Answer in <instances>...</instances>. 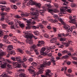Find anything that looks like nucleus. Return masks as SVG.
Listing matches in <instances>:
<instances>
[{
	"instance_id": "obj_10",
	"label": "nucleus",
	"mask_w": 77,
	"mask_h": 77,
	"mask_svg": "<svg viewBox=\"0 0 77 77\" xmlns=\"http://www.w3.org/2000/svg\"><path fill=\"white\" fill-rule=\"evenodd\" d=\"M23 3L25 5H27V6H29V5H33L34 4L33 3V1L32 0H30V1H23Z\"/></svg>"
},
{
	"instance_id": "obj_18",
	"label": "nucleus",
	"mask_w": 77,
	"mask_h": 77,
	"mask_svg": "<svg viewBox=\"0 0 77 77\" xmlns=\"http://www.w3.org/2000/svg\"><path fill=\"white\" fill-rule=\"evenodd\" d=\"M72 42L71 41H69L68 42V43H62L63 44H64L65 45H66V47H68L69 46V45H72Z\"/></svg>"
},
{
	"instance_id": "obj_37",
	"label": "nucleus",
	"mask_w": 77,
	"mask_h": 77,
	"mask_svg": "<svg viewBox=\"0 0 77 77\" xmlns=\"http://www.w3.org/2000/svg\"><path fill=\"white\" fill-rule=\"evenodd\" d=\"M0 4H2V5H5L6 4V2L3 1H0Z\"/></svg>"
},
{
	"instance_id": "obj_45",
	"label": "nucleus",
	"mask_w": 77,
	"mask_h": 77,
	"mask_svg": "<svg viewBox=\"0 0 77 77\" xmlns=\"http://www.w3.org/2000/svg\"><path fill=\"white\" fill-rule=\"evenodd\" d=\"M3 31H0V36H3Z\"/></svg>"
},
{
	"instance_id": "obj_60",
	"label": "nucleus",
	"mask_w": 77,
	"mask_h": 77,
	"mask_svg": "<svg viewBox=\"0 0 77 77\" xmlns=\"http://www.w3.org/2000/svg\"><path fill=\"white\" fill-rule=\"evenodd\" d=\"M66 63L67 64V65H70L71 64V62L67 61L66 62Z\"/></svg>"
},
{
	"instance_id": "obj_49",
	"label": "nucleus",
	"mask_w": 77,
	"mask_h": 77,
	"mask_svg": "<svg viewBox=\"0 0 77 77\" xmlns=\"http://www.w3.org/2000/svg\"><path fill=\"white\" fill-rule=\"evenodd\" d=\"M2 26L3 28H5L7 26V25L3 24Z\"/></svg>"
},
{
	"instance_id": "obj_32",
	"label": "nucleus",
	"mask_w": 77,
	"mask_h": 77,
	"mask_svg": "<svg viewBox=\"0 0 77 77\" xmlns=\"http://www.w3.org/2000/svg\"><path fill=\"white\" fill-rule=\"evenodd\" d=\"M48 21H51V22H53H53H57V20H53L51 19H48Z\"/></svg>"
},
{
	"instance_id": "obj_21",
	"label": "nucleus",
	"mask_w": 77,
	"mask_h": 77,
	"mask_svg": "<svg viewBox=\"0 0 77 77\" xmlns=\"http://www.w3.org/2000/svg\"><path fill=\"white\" fill-rule=\"evenodd\" d=\"M62 14H59L57 15H54V17L55 19H58V18H60V17H62Z\"/></svg>"
},
{
	"instance_id": "obj_31",
	"label": "nucleus",
	"mask_w": 77,
	"mask_h": 77,
	"mask_svg": "<svg viewBox=\"0 0 77 77\" xmlns=\"http://www.w3.org/2000/svg\"><path fill=\"white\" fill-rule=\"evenodd\" d=\"M33 33L36 36H38V35H39V32L38 31H34L33 32Z\"/></svg>"
},
{
	"instance_id": "obj_46",
	"label": "nucleus",
	"mask_w": 77,
	"mask_h": 77,
	"mask_svg": "<svg viewBox=\"0 0 77 77\" xmlns=\"http://www.w3.org/2000/svg\"><path fill=\"white\" fill-rule=\"evenodd\" d=\"M47 28L48 29H49V30H51V27L50 26H47Z\"/></svg>"
},
{
	"instance_id": "obj_16",
	"label": "nucleus",
	"mask_w": 77,
	"mask_h": 77,
	"mask_svg": "<svg viewBox=\"0 0 77 77\" xmlns=\"http://www.w3.org/2000/svg\"><path fill=\"white\" fill-rule=\"evenodd\" d=\"M51 71L50 70L47 69L46 70V73L47 75L49 77H50V76H51V75H53V73H51Z\"/></svg>"
},
{
	"instance_id": "obj_23",
	"label": "nucleus",
	"mask_w": 77,
	"mask_h": 77,
	"mask_svg": "<svg viewBox=\"0 0 77 77\" xmlns=\"http://www.w3.org/2000/svg\"><path fill=\"white\" fill-rule=\"evenodd\" d=\"M8 35H5L4 36V42H5L6 43H8V40L7 39V38H8Z\"/></svg>"
},
{
	"instance_id": "obj_11",
	"label": "nucleus",
	"mask_w": 77,
	"mask_h": 77,
	"mask_svg": "<svg viewBox=\"0 0 77 77\" xmlns=\"http://www.w3.org/2000/svg\"><path fill=\"white\" fill-rule=\"evenodd\" d=\"M0 8H1V10L2 11H7V12H9L10 11V8L9 7H6L5 6L0 5Z\"/></svg>"
},
{
	"instance_id": "obj_14",
	"label": "nucleus",
	"mask_w": 77,
	"mask_h": 77,
	"mask_svg": "<svg viewBox=\"0 0 77 77\" xmlns=\"http://www.w3.org/2000/svg\"><path fill=\"white\" fill-rule=\"evenodd\" d=\"M46 49V48H42L41 49V51H40V53L42 55H47V54H46L44 52V51H45Z\"/></svg>"
},
{
	"instance_id": "obj_27",
	"label": "nucleus",
	"mask_w": 77,
	"mask_h": 77,
	"mask_svg": "<svg viewBox=\"0 0 77 77\" xmlns=\"http://www.w3.org/2000/svg\"><path fill=\"white\" fill-rule=\"evenodd\" d=\"M13 48H14L13 47V46L11 45L8 46L7 49L8 50H9V51H11L12 50Z\"/></svg>"
},
{
	"instance_id": "obj_51",
	"label": "nucleus",
	"mask_w": 77,
	"mask_h": 77,
	"mask_svg": "<svg viewBox=\"0 0 77 77\" xmlns=\"http://www.w3.org/2000/svg\"><path fill=\"white\" fill-rule=\"evenodd\" d=\"M52 62L54 65H56V61L53 60H52Z\"/></svg>"
},
{
	"instance_id": "obj_5",
	"label": "nucleus",
	"mask_w": 77,
	"mask_h": 77,
	"mask_svg": "<svg viewBox=\"0 0 77 77\" xmlns=\"http://www.w3.org/2000/svg\"><path fill=\"white\" fill-rule=\"evenodd\" d=\"M30 11H32V12H30V13H34V14H38L39 13H40V14L42 16H44V11H43V10H35L34 8H31L30 9Z\"/></svg>"
},
{
	"instance_id": "obj_30",
	"label": "nucleus",
	"mask_w": 77,
	"mask_h": 77,
	"mask_svg": "<svg viewBox=\"0 0 77 77\" xmlns=\"http://www.w3.org/2000/svg\"><path fill=\"white\" fill-rule=\"evenodd\" d=\"M20 77H28L24 73L20 74Z\"/></svg>"
},
{
	"instance_id": "obj_52",
	"label": "nucleus",
	"mask_w": 77,
	"mask_h": 77,
	"mask_svg": "<svg viewBox=\"0 0 77 77\" xmlns=\"http://www.w3.org/2000/svg\"><path fill=\"white\" fill-rule=\"evenodd\" d=\"M53 29L54 32H56V28L53 27Z\"/></svg>"
},
{
	"instance_id": "obj_6",
	"label": "nucleus",
	"mask_w": 77,
	"mask_h": 77,
	"mask_svg": "<svg viewBox=\"0 0 77 77\" xmlns=\"http://www.w3.org/2000/svg\"><path fill=\"white\" fill-rule=\"evenodd\" d=\"M6 21L7 23H8L9 25H11L10 27L11 29H17V28H18L17 23H15V24H14V22H9V20L8 19L6 20Z\"/></svg>"
},
{
	"instance_id": "obj_33",
	"label": "nucleus",
	"mask_w": 77,
	"mask_h": 77,
	"mask_svg": "<svg viewBox=\"0 0 77 77\" xmlns=\"http://www.w3.org/2000/svg\"><path fill=\"white\" fill-rule=\"evenodd\" d=\"M66 0H62L63 2H64V3L63 4L64 5H66V4L68 3V2L66 1Z\"/></svg>"
},
{
	"instance_id": "obj_34",
	"label": "nucleus",
	"mask_w": 77,
	"mask_h": 77,
	"mask_svg": "<svg viewBox=\"0 0 77 77\" xmlns=\"http://www.w3.org/2000/svg\"><path fill=\"white\" fill-rule=\"evenodd\" d=\"M69 34H70V33H68L66 34H62V35L64 36H69Z\"/></svg>"
},
{
	"instance_id": "obj_56",
	"label": "nucleus",
	"mask_w": 77,
	"mask_h": 77,
	"mask_svg": "<svg viewBox=\"0 0 77 77\" xmlns=\"http://www.w3.org/2000/svg\"><path fill=\"white\" fill-rule=\"evenodd\" d=\"M76 34L77 32L75 31H74L73 32V35H76Z\"/></svg>"
},
{
	"instance_id": "obj_35",
	"label": "nucleus",
	"mask_w": 77,
	"mask_h": 77,
	"mask_svg": "<svg viewBox=\"0 0 77 77\" xmlns=\"http://www.w3.org/2000/svg\"><path fill=\"white\" fill-rule=\"evenodd\" d=\"M39 26L41 29H43L44 28H45V27L44 26H43V25L41 24V23H39Z\"/></svg>"
},
{
	"instance_id": "obj_48",
	"label": "nucleus",
	"mask_w": 77,
	"mask_h": 77,
	"mask_svg": "<svg viewBox=\"0 0 77 77\" xmlns=\"http://www.w3.org/2000/svg\"><path fill=\"white\" fill-rule=\"evenodd\" d=\"M60 41H65V39L63 38H60Z\"/></svg>"
},
{
	"instance_id": "obj_15",
	"label": "nucleus",
	"mask_w": 77,
	"mask_h": 77,
	"mask_svg": "<svg viewBox=\"0 0 77 77\" xmlns=\"http://www.w3.org/2000/svg\"><path fill=\"white\" fill-rule=\"evenodd\" d=\"M7 14V13L5 12H3L2 13H1V15H2L1 17L2 18L0 19V21H3L4 20L5 18V15H6Z\"/></svg>"
},
{
	"instance_id": "obj_17",
	"label": "nucleus",
	"mask_w": 77,
	"mask_h": 77,
	"mask_svg": "<svg viewBox=\"0 0 77 77\" xmlns=\"http://www.w3.org/2000/svg\"><path fill=\"white\" fill-rule=\"evenodd\" d=\"M38 44L37 45L38 47H41L42 45H44V41H39L38 42Z\"/></svg>"
},
{
	"instance_id": "obj_53",
	"label": "nucleus",
	"mask_w": 77,
	"mask_h": 77,
	"mask_svg": "<svg viewBox=\"0 0 77 77\" xmlns=\"http://www.w3.org/2000/svg\"><path fill=\"white\" fill-rule=\"evenodd\" d=\"M54 6L57 8L58 7H59V5L57 4H54Z\"/></svg>"
},
{
	"instance_id": "obj_36",
	"label": "nucleus",
	"mask_w": 77,
	"mask_h": 77,
	"mask_svg": "<svg viewBox=\"0 0 77 77\" xmlns=\"http://www.w3.org/2000/svg\"><path fill=\"white\" fill-rule=\"evenodd\" d=\"M44 36V37H45V38H48L50 37V36H49V35H47L46 33H45Z\"/></svg>"
},
{
	"instance_id": "obj_41",
	"label": "nucleus",
	"mask_w": 77,
	"mask_h": 77,
	"mask_svg": "<svg viewBox=\"0 0 77 77\" xmlns=\"http://www.w3.org/2000/svg\"><path fill=\"white\" fill-rule=\"evenodd\" d=\"M20 26L22 28H23L24 27V24L23 23H21L20 24Z\"/></svg>"
},
{
	"instance_id": "obj_63",
	"label": "nucleus",
	"mask_w": 77,
	"mask_h": 77,
	"mask_svg": "<svg viewBox=\"0 0 77 77\" xmlns=\"http://www.w3.org/2000/svg\"><path fill=\"white\" fill-rule=\"evenodd\" d=\"M72 63H74V64H76V65H77V62L75 61H72Z\"/></svg>"
},
{
	"instance_id": "obj_44",
	"label": "nucleus",
	"mask_w": 77,
	"mask_h": 77,
	"mask_svg": "<svg viewBox=\"0 0 77 77\" xmlns=\"http://www.w3.org/2000/svg\"><path fill=\"white\" fill-rule=\"evenodd\" d=\"M28 60L29 62H32V61L33 60V58L32 57L30 58Z\"/></svg>"
},
{
	"instance_id": "obj_59",
	"label": "nucleus",
	"mask_w": 77,
	"mask_h": 77,
	"mask_svg": "<svg viewBox=\"0 0 77 77\" xmlns=\"http://www.w3.org/2000/svg\"><path fill=\"white\" fill-rule=\"evenodd\" d=\"M18 43H19V44H24V43L22 42H20V41H18L17 42Z\"/></svg>"
},
{
	"instance_id": "obj_8",
	"label": "nucleus",
	"mask_w": 77,
	"mask_h": 77,
	"mask_svg": "<svg viewBox=\"0 0 77 77\" xmlns=\"http://www.w3.org/2000/svg\"><path fill=\"white\" fill-rule=\"evenodd\" d=\"M25 37L26 38H29V39H32V38H34V39H38V38H37L36 37L34 36L32 34H30V33L29 32H25Z\"/></svg>"
},
{
	"instance_id": "obj_58",
	"label": "nucleus",
	"mask_w": 77,
	"mask_h": 77,
	"mask_svg": "<svg viewBox=\"0 0 77 77\" xmlns=\"http://www.w3.org/2000/svg\"><path fill=\"white\" fill-rule=\"evenodd\" d=\"M68 72L69 73H71V72H72V70H71V69H69L68 70Z\"/></svg>"
},
{
	"instance_id": "obj_22",
	"label": "nucleus",
	"mask_w": 77,
	"mask_h": 77,
	"mask_svg": "<svg viewBox=\"0 0 77 77\" xmlns=\"http://www.w3.org/2000/svg\"><path fill=\"white\" fill-rule=\"evenodd\" d=\"M33 3L34 4L33 5H35L36 6L38 7V8H40L41 6V4L40 3H35L34 2H33Z\"/></svg>"
},
{
	"instance_id": "obj_7",
	"label": "nucleus",
	"mask_w": 77,
	"mask_h": 77,
	"mask_svg": "<svg viewBox=\"0 0 77 77\" xmlns=\"http://www.w3.org/2000/svg\"><path fill=\"white\" fill-rule=\"evenodd\" d=\"M64 27L65 29L66 30H67V32L70 33H72V29H74L73 26H72L71 27H70L69 25L66 24L64 25Z\"/></svg>"
},
{
	"instance_id": "obj_54",
	"label": "nucleus",
	"mask_w": 77,
	"mask_h": 77,
	"mask_svg": "<svg viewBox=\"0 0 77 77\" xmlns=\"http://www.w3.org/2000/svg\"><path fill=\"white\" fill-rule=\"evenodd\" d=\"M13 42H14V43H17V42H18V41H17V39H14L13 40Z\"/></svg>"
},
{
	"instance_id": "obj_61",
	"label": "nucleus",
	"mask_w": 77,
	"mask_h": 77,
	"mask_svg": "<svg viewBox=\"0 0 77 77\" xmlns=\"http://www.w3.org/2000/svg\"><path fill=\"white\" fill-rule=\"evenodd\" d=\"M58 56H59L60 57H61V56H62V54L60 53H58Z\"/></svg>"
},
{
	"instance_id": "obj_43",
	"label": "nucleus",
	"mask_w": 77,
	"mask_h": 77,
	"mask_svg": "<svg viewBox=\"0 0 77 77\" xmlns=\"http://www.w3.org/2000/svg\"><path fill=\"white\" fill-rule=\"evenodd\" d=\"M42 23H43V24H45V25H47L48 22L46 21H43L42 22Z\"/></svg>"
},
{
	"instance_id": "obj_40",
	"label": "nucleus",
	"mask_w": 77,
	"mask_h": 77,
	"mask_svg": "<svg viewBox=\"0 0 77 77\" xmlns=\"http://www.w3.org/2000/svg\"><path fill=\"white\" fill-rule=\"evenodd\" d=\"M11 59L12 60H13V61H15V60H16V57H11Z\"/></svg>"
},
{
	"instance_id": "obj_42",
	"label": "nucleus",
	"mask_w": 77,
	"mask_h": 77,
	"mask_svg": "<svg viewBox=\"0 0 77 77\" xmlns=\"http://www.w3.org/2000/svg\"><path fill=\"white\" fill-rule=\"evenodd\" d=\"M75 6H76V4H72V5H71V7L72 8H74V7H75Z\"/></svg>"
},
{
	"instance_id": "obj_2",
	"label": "nucleus",
	"mask_w": 77,
	"mask_h": 77,
	"mask_svg": "<svg viewBox=\"0 0 77 77\" xmlns=\"http://www.w3.org/2000/svg\"><path fill=\"white\" fill-rule=\"evenodd\" d=\"M2 47H3V45L2 43H0V48H2ZM0 51L1 50H0V65L4 63L3 64L1 65V67L2 68H4L7 65L10 68H11L12 67L11 66V65L8 64V63H11V61L9 60H5L3 59V58L2 57V56L6 55V53L5 52H0Z\"/></svg>"
},
{
	"instance_id": "obj_39",
	"label": "nucleus",
	"mask_w": 77,
	"mask_h": 77,
	"mask_svg": "<svg viewBox=\"0 0 77 77\" xmlns=\"http://www.w3.org/2000/svg\"><path fill=\"white\" fill-rule=\"evenodd\" d=\"M62 53H63V54H65V53H68V51L66 50H64L62 51Z\"/></svg>"
},
{
	"instance_id": "obj_62",
	"label": "nucleus",
	"mask_w": 77,
	"mask_h": 77,
	"mask_svg": "<svg viewBox=\"0 0 77 77\" xmlns=\"http://www.w3.org/2000/svg\"><path fill=\"white\" fill-rule=\"evenodd\" d=\"M58 20H60V21H62V18H59V17L58 18Z\"/></svg>"
},
{
	"instance_id": "obj_29",
	"label": "nucleus",
	"mask_w": 77,
	"mask_h": 77,
	"mask_svg": "<svg viewBox=\"0 0 77 77\" xmlns=\"http://www.w3.org/2000/svg\"><path fill=\"white\" fill-rule=\"evenodd\" d=\"M69 18L70 20L71 21V22H72V23H75V19H72V16H70L69 17Z\"/></svg>"
},
{
	"instance_id": "obj_64",
	"label": "nucleus",
	"mask_w": 77,
	"mask_h": 77,
	"mask_svg": "<svg viewBox=\"0 0 77 77\" xmlns=\"http://www.w3.org/2000/svg\"><path fill=\"white\" fill-rule=\"evenodd\" d=\"M72 58L74 60H77V58L76 57H72Z\"/></svg>"
},
{
	"instance_id": "obj_12",
	"label": "nucleus",
	"mask_w": 77,
	"mask_h": 77,
	"mask_svg": "<svg viewBox=\"0 0 77 77\" xmlns=\"http://www.w3.org/2000/svg\"><path fill=\"white\" fill-rule=\"evenodd\" d=\"M32 48L34 49V51L35 53V54H37V55H38L39 54V53H38V49H36V45H34L31 47Z\"/></svg>"
},
{
	"instance_id": "obj_13",
	"label": "nucleus",
	"mask_w": 77,
	"mask_h": 77,
	"mask_svg": "<svg viewBox=\"0 0 77 77\" xmlns=\"http://www.w3.org/2000/svg\"><path fill=\"white\" fill-rule=\"evenodd\" d=\"M32 28V29H38L39 27L36 26H31L30 25H29L26 27V29H30V28Z\"/></svg>"
},
{
	"instance_id": "obj_50",
	"label": "nucleus",
	"mask_w": 77,
	"mask_h": 77,
	"mask_svg": "<svg viewBox=\"0 0 77 77\" xmlns=\"http://www.w3.org/2000/svg\"><path fill=\"white\" fill-rule=\"evenodd\" d=\"M15 17L17 18H21V16L18 15H16L15 16Z\"/></svg>"
},
{
	"instance_id": "obj_28",
	"label": "nucleus",
	"mask_w": 77,
	"mask_h": 77,
	"mask_svg": "<svg viewBox=\"0 0 77 77\" xmlns=\"http://www.w3.org/2000/svg\"><path fill=\"white\" fill-rule=\"evenodd\" d=\"M56 40H57V38H54L51 40L50 41V42L51 43H54L56 42Z\"/></svg>"
},
{
	"instance_id": "obj_20",
	"label": "nucleus",
	"mask_w": 77,
	"mask_h": 77,
	"mask_svg": "<svg viewBox=\"0 0 77 77\" xmlns=\"http://www.w3.org/2000/svg\"><path fill=\"white\" fill-rule=\"evenodd\" d=\"M26 23L28 24H27L28 26H30V24H31L32 23V24H35V23H36V22L35 21H33L32 23L31 22V21L30 20H27L26 21Z\"/></svg>"
},
{
	"instance_id": "obj_19",
	"label": "nucleus",
	"mask_w": 77,
	"mask_h": 77,
	"mask_svg": "<svg viewBox=\"0 0 77 77\" xmlns=\"http://www.w3.org/2000/svg\"><path fill=\"white\" fill-rule=\"evenodd\" d=\"M68 56V55H65L63 56L62 57H56V59L57 60H60V59H66L67 58Z\"/></svg>"
},
{
	"instance_id": "obj_25",
	"label": "nucleus",
	"mask_w": 77,
	"mask_h": 77,
	"mask_svg": "<svg viewBox=\"0 0 77 77\" xmlns=\"http://www.w3.org/2000/svg\"><path fill=\"white\" fill-rule=\"evenodd\" d=\"M64 8L65 10L67 11V12H71V9L69 8L68 7H64Z\"/></svg>"
},
{
	"instance_id": "obj_1",
	"label": "nucleus",
	"mask_w": 77,
	"mask_h": 77,
	"mask_svg": "<svg viewBox=\"0 0 77 77\" xmlns=\"http://www.w3.org/2000/svg\"><path fill=\"white\" fill-rule=\"evenodd\" d=\"M32 66H30V68L28 69V71H29L30 73L32 74H34L33 75L34 77L36 76V75H38L39 74H41L43 73V71H44V67H45L46 65L48 66H50L51 65V62L50 61H48L47 62V60H45V62H44L42 64H41L40 65V67L39 68V70L38 71L37 73L35 72V71L33 69H35V68L34 66H36V63L35 62H33L31 63Z\"/></svg>"
},
{
	"instance_id": "obj_38",
	"label": "nucleus",
	"mask_w": 77,
	"mask_h": 77,
	"mask_svg": "<svg viewBox=\"0 0 77 77\" xmlns=\"http://www.w3.org/2000/svg\"><path fill=\"white\" fill-rule=\"evenodd\" d=\"M18 50L20 53H22V54L24 53V51H23V50L20 49H18Z\"/></svg>"
},
{
	"instance_id": "obj_55",
	"label": "nucleus",
	"mask_w": 77,
	"mask_h": 77,
	"mask_svg": "<svg viewBox=\"0 0 77 77\" xmlns=\"http://www.w3.org/2000/svg\"><path fill=\"white\" fill-rule=\"evenodd\" d=\"M13 7L14 9H17V7L15 5H14L13 6Z\"/></svg>"
},
{
	"instance_id": "obj_57",
	"label": "nucleus",
	"mask_w": 77,
	"mask_h": 77,
	"mask_svg": "<svg viewBox=\"0 0 77 77\" xmlns=\"http://www.w3.org/2000/svg\"><path fill=\"white\" fill-rule=\"evenodd\" d=\"M48 56H49L50 57H51V56H52V54L50 53L49 54H48Z\"/></svg>"
},
{
	"instance_id": "obj_9",
	"label": "nucleus",
	"mask_w": 77,
	"mask_h": 77,
	"mask_svg": "<svg viewBox=\"0 0 77 77\" xmlns=\"http://www.w3.org/2000/svg\"><path fill=\"white\" fill-rule=\"evenodd\" d=\"M30 16H32V17H34L32 18V19L34 20V21H37V22H39V20L38 19V17L39 15V13L37 14H34V13H31L30 14Z\"/></svg>"
},
{
	"instance_id": "obj_24",
	"label": "nucleus",
	"mask_w": 77,
	"mask_h": 77,
	"mask_svg": "<svg viewBox=\"0 0 77 77\" xmlns=\"http://www.w3.org/2000/svg\"><path fill=\"white\" fill-rule=\"evenodd\" d=\"M10 54H13V55H15V51H11V52H9V53L7 55V57H9Z\"/></svg>"
},
{
	"instance_id": "obj_26",
	"label": "nucleus",
	"mask_w": 77,
	"mask_h": 77,
	"mask_svg": "<svg viewBox=\"0 0 77 77\" xmlns=\"http://www.w3.org/2000/svg\"><path fill=\"white\" fill-rule=\"evenodd\" d=\"M30 13H26V14H21V15L22 17H28L29 15H30Z\"/></svg>"
},
{
	"instance_id": "obj_4",
	"label": "nucleus",
	"mask_w": 77,
	"mask_h": 77,
	"mask_svg": "<svg viewBox=\"0 0 77 77\" xmlns=\"http://www.w3.org/2000/svg\"><path fill=\"white\" fill-rule=\"evenodd\" d=\"M51 8V6L50 4H46L45 6L43 7V9L45 11L48 10V12H50L52 15L54 14V12L55 13L59 12V10L57 9H54L53 10L52 9H49V8Z\"/></svg>"
},
{
	"instance_id": "obj_3",
	"label": "nucleus",
	"mask_w": 77,
	"mask_h": 77,
	"mask_svg": "<svg viewBox=\"0 0 77 77\" xmlns=\"http://www.w3.org/2000/svg\"><path fill=\"white\" fill-rule=\"evenodd\" d=\"M21 57H16V60L17 61V62H14L13 63V64L14 65L16 66V67L20 68H21V64L22 65L23 67L24 68H26L27 67V66L25 65L24 63V62H25L27 60V59L26 58H24L23 60H20Z\"/></svg>"
},
{
	"instance_id": "obj_47",
	"label": "nucleus",
	"mask_w": 77,
	"mask_h": 77,
	"mask_svg": "<svg viewBox=\"0 0 77 77\" xmlns=\"http://www.w3.org/2000/svg\"><path fill=\"white\" fill-rule=\"evenodd\" d=\"M11 1L12 2V3H15V2H16L17 1H18V0H11Z\"/></svg>"
}]
</instances>
